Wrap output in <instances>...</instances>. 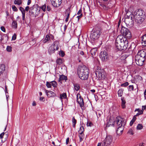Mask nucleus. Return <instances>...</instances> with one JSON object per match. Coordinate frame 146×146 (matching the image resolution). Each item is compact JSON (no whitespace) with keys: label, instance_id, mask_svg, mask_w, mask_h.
I'll list each match as a JSON object with an SVG mask.
<instances>
[{"label":"nucleus","instance_id":"nucleus-5","mask_svg":"<svg viewBox=\"0 0 146 146\" xmlns=\"http://www.w3.org/2000/svg\"><path fill=\"white\" fill-rule=\"evenodd\" d=\"M102 34L101 29L98 28H94L91 33L90 38L93 40H98Z\"/></svg>","mask_w":146,"mask_h":146},{"label":"nucleus","instance_id":"nucleus-6","mask_svg":"<svg viewBox=\"0 0 146 146\" xmlns=\"http://www.w3.org/2000/svg\"><path fill=\"white\" fill-rule=\"evenodd\" d=\"M120 30L122 35L125 36L126 38H130L131 37V33L128 29L121 26V29Z\"/></svg>","mask_w":146,"mask_h":146},{"label":"nucleus","instance_id":"nucleus-17","mask_svg":"<svg viewBox=\"0 0 146 146\" xmlns=\"http://www.w3.org/2000/svg\"><path fill=\"white\" fill-rule=\"evenodd\" d=\"M141 44L143 46H146V35H143L141 37Z\"/></svg>","mask_w":146,"mask_h":146},{"label":"nucleus","instance_id":"nucleus-44","mask_svg":"<svg viewBox=\"0 0 146 146\" xmlns=\"http://www.w3.org/2000/svg\"><path fill=\"white\" fill-rule=\"evenodd\" d=\"M70 13V8H68L66 10L65 14H67L68 13Z\"/></svg>","mask_w":146,"mask_h":146},{"label":"nucleus","instance_id":"nucleus-21","mask_svg":"<svg viewBox=\"0 0 146 146\" xmlns=\"http://www.w3.org/2000/svg\"><path fill=\"white\" fill-rule=\"evenodd\" d=\"M46 95L48 97H51L53 96L54 94L52 91L46 90Z\"/></svg>","mask_w":146,"mask_h":146},{"label":"nucleus","instance_id":"nucleus-45","mask_svg":"<svg viewBox=\"0 0 146 146\" xmlns=\"http://www.w3.org/2000/svg\"><path fill=\"white\" fill-rule=\"evenodd\" d=\"M17 37V35L15 33H14L12 36V40H14L16 39Z\"/></svg>","mask_w":146,"mask_h":146},{"label":"nucleus","instance_id":"nucleus-30","mask_svg":"<svg viewBox=\"0 0 146 146\" xmlns=\"http://www.w3.org/2000/svg\"><path fill=\"white\" fill-rule=\"evenodd\" d=\"M79 134V137L80 139V142H81L83 141V139L84 138V135L83 133Z\"/></svg>","mask_w":146,"mask_h":146},{"label":"nucleus","instance_id":"nucleus-36","mask_svg":"<svg viewBox=\"0 0 146 146\" xmlns=\"http://www.w3.org/2000/svg\"><path fill=\"white\" fill-rule=\"evenodd\" d=\"M56 62L58 64L60 65L62 62V60L60 58H58L56 60Z\"/></svg>","mask_w":146,"mask_h":146},{"label":"nucleus","instance_id":"nucleus-31","mask_svg":"<svg viewBox=\"0 0 146 146\" xmlns=\"http://www.w3.org/2000/svg\"><path fill=\"white\" fill-rule=\"evenodd\" d=\"M135 79L136 82H139L142 80V77L140 76H136L135 78Z\"/></svg>","mask_w":146,"mask_h":146},{"label":"nucleus","instance_id":"nucleus-43","mask_svg":"<svg viewBox=\"0 0 146 146\" xmlns=\"http://www.w3.org/2000/svg\"><path fill=\"white\" fill-rule=\"evenodd\" d=\"M59 54L62 57L64 56L65 55V54L64 52L62 50L60 51V52H59Z\"/></svg>","mask_w":146,"mask_h":146},{"label":"nucleus","instance_id":"nucleus-46","mask_svg":"<svg viewBox=\"0 0 146 146\" xmlns=\"http://www.w3.org/2000/svg\"><path fill=\"white\" fill-rule=\"evenodd\" d=\"M134 89V87L133 85H130L129 86V90L133 91Z\"/></svg>","mask_w":146,"mask_h":146},{"label":"nucleus","instance_id":"nucleus-42","mask_svg":"<svg viewBox=\"0 0 146 146\" xmlns=\"http://www.w3.org/2000/svg\"><path fill=\"white\" fill-rule=\"evenodd\" d=\"M7 50L9 52H11L12 51V47L9 46H7L6 48Z\"/></svg>","mask_w":146,"mask_h":146},{"label":"nucleus","instance_id":"nucleus-63","mask_svg":"<svg viewBox=\"0 0 146 146\" xmlns=\"http://www.w3.org/2000/svg\"><path fill=\"white\" fill-rule=\"evenodd\" d=\"M69 138L68 137L66 139V143L67 145L68 144L69 142Z\"/></svg>","mask_w":146,"mask_h":146},{"label":"nucleus","instance_id":"nucleus-59","mask_svg":"<svg viewBox=\"0 0 146 146\" xmlns=\"http://www.w3.org/2000/svg\"><path fill=\"white\" fill-rule=\"evenodd\" d=\"M136 119V115H134L132 119L131 120L135 122Z\"/></svg>","mask_w":146,"mask_h":146},{"label":"nucleus","instance_id":"nucleus-13","mask_svg":"<svg viewBox=\"0 0 146 146\" xmlns=\"http://www.w3.org/2000/svg\"><path fill=\"white\" fill-rule=\"evenodd\" d=\"M100 57L102 61H106L108 58V53L105 50L102 51L100 53Z\"/></svg>","mask_w":146,"mask_h":146},{"label":"nucleus","instance_id":"nucleus-3","mask_svg":"<svg viewBox=\"0 0 146 146\" xmlns=\"http://www.w3.org/2000/svg\"><path fill=\"white\" fill-rule=\"evenodd\" d=\"M40 8L43 11H45L46 9V3L40 7H39L37 4H35L30 7L29 11V14L31 16L36 17L40 13Z\"/></svg>","mask_w":146,"mask_h":146},{"label":"nucleus","instance_id":"nucleus-26","mask_svg":"<svg viewBox=\"0 0 146 146\" xmlns=\"http://www.w3.org/2000/svg\"><path fill=\"white\" fill-rule=\"evenodd\" d=\"M97 51V49L96 48H95L92 49L90 50V53L92 56L95 55Z\"/></svg>","mask_w":146,"mask_h":146},{"label":"nucleus","instance_id":"nucleus-29","mask_svg":"<svg viewBox=\"0 0 146 146\" xmlns=\"http://www.w3.org/2000/svg\"><path fill=\"white\" fill-rule=\"evenodd\" d=\"M74 86V89L76 91H78L80 89L79 85L78 84L74 83L73 84Z\"/></svg>","mask_w":146,"mask_h":146},{"label":"nucleus","instance_id":"nucleus-18","mask_svg":"<svg viewBox=\"0 0 146 146\" xmlns=\"http://www.w3.org/2000/svg\"><path fill=\"white\" fill-rule=\"evenodd\" d=\"M5 65L4 64L0 65V76L3 74L5 69Z\"/></svg>","mask_w":146,"mask_h":146},{"label":"nucleus","instance_id":"nucleus-7","mask_svg":"<svg viewBox=\"0 0 146 146\" xmlns=\"http://www.w3.org/2000/svg\"><path fill=\"white\" fill-rule=\"evenodd\" d=\"M95 72V74L97 77L99 79L104 78L105 77V72L103 69H101L99 67H97Z\"/></svg>","mask_w":146,"mask_h":146},{"label":"nucleus","instance_id":"nucleus-10","mask_svg":"<svg viewBox=\"0 0 146 146\" xmlns=\"http://www.w3.org/2000/svg\"><path fill=\"white\" fill-rule=\"evenodd\" d=\"M113 137L111 135H107L102 143V146H109L111 143Z\"/></svg>","mask_w":146,"mask_h":146},{"label":"nucleus","instance_id":"nucleus-2","mask_svg":"<svg viewBox=\"0 0 146 146\" xmlns=\"http://www.w3.org/2000/svg\"><path fill=\"white\" fill-rule=\"evenodd\" d=\"M146 59V50L142 49L139 51L135 56V62L137 64L142 66Z\"/></svg>","mask_w":146,"mask_h":146},{"label":"nucleus","instance_id":"nucleus-61","mask_svg":"<svg viewBox=\"0 0 146 146\" xmlns=\"http://www.w3.org/2000/svg\"><path fill=\"white\" fill-rule=\"evenodd\" d=\"M51 10V8L49 6H47V10L48 11H50Z\"/></svg>","mask_w":146,"mask_h":146},{"label":"nucleus","instance_id":"nucleus-55","mask_svg":"<svg viewBox=\"0 0 146 146\" xmlns=\"http://www.w3.org/2000/svg\"><path fill=\"white\" fill-rule=\"evenodd\" d=\"M29 9L30 10V8H29V7L27 6L26 7L25 10V11H28Z\"/></svg>","mask_w":146,"mask_h":146},{"label":"nucleus","instance_id":"nucleus-51","mask_svg":"<svg viewBox=\"0 0 146 146\" xmlns=\"http://www.w3.org/2000/svg\"><path fill=\"white\" fill-rule=\"evenodd\" d=\"M1 31H3V32H5V29L4 27L2 26L1 27Z\"/></svg>","mask_w":146,"mask_h":146},{"label":"nucleus","instance_id":"nucleus-11","mask_svg":"<svg viewBox=\"0 0 146 146\" xmlns=\"http://www.w3.org/2000/svg\"><path fill=\"white\" fill-rule=\"evenodd\" d=\"M133 17L135 22L140 24L144 21L145 16L140 15L136 14L135 15H133Z\"/></svg>","mask_w":146,"mask_h":146},{"label":"nucleus","instance_id":"nucleus-47","mask_svg":"<svg viewBox=\"0 0 146 146\" xmlns=\"http://www.w3.org/2000/svg\"><path fill=\"white\" fill-rule=\"evenodd\" d=\"M128 83H124L121 85V86L122 87H126L128 85Z\"/></svg>","mask_w":146,"mask_h":146},{"label":"nucleus","instance_id":"nucleus-32","mask_svg":"<svg viewBox=\"0 0 146 146\" xmlns=\"http://www.w3.org/2000/svg\"><path fill=\"white\" fill-rule=\"evenodd\" d=\"M123 89H120L118 91V96L119 97H121L122 96L123 94Z\"/></svg>","mask_w":146,"mask_h":146},{"label":"nucleus","instance_id":"nucleus-53","mask_svg":"<svg viewBox=\"0 0 146 146\" xmlns=\"http://www.w3.org/2000/svg\"><path fill=\"white\" fill-rule=\"evenodd\" d=\"M82 15H83L82 14H81V15H78L77 17V18H78V21H79V20L80 18H81L82 17Z\"/></svg>","mask_w":146,"mask_h":146},{"label":"nucleus","instance_id":"nucleus-4","mask_svg":"<svg viewBox=\"0 0 146 146\" xmlns=\"http://www.w3.org/2000/svg\"><path fill=\"white\" fill-rule=\"evenodd\" d=\"M88 69L85 66H80L78 70V73L80 78L83 80H86L89 74Z\"/></svg>","mask_w":146,"mask_h":146},{"label":"nucleus","instance_id":"nucleus-28","mask_svg":"<svg viewBox=\"0 0 146 146\" xmlns=\"http://www.w3.org/2000/svg\"><path fill=\"white\" fill-rule=\"evenodd\" d=\"M17 24L16 21H13L12 23V26L14 29H16L17 28Z\"/></svg>","mask_w":146,"mask_h":146},{"label":"nucleus","instance_id":"nucleus-27","mask_svg":"<svg viewBox=\"0 0 146 146\" xmlns=\"http://www.w3.org/2000/svg\"><path fill=\"white\" fill-rule=\"evenodd\" d=\"M60 98L61 99H65L67 98L66 94V93H64L60 95Z\"/></svg>","mask_w":146,"mask_h":146},{"label":"nucleus","instance_id":"nucleus-23","mask_svg":"<svg viewBox=\"0 0 146 146\" xmlns=\"http://www.w3.org/2000/svg\"><path fill=\"white\" fill-rule=\"evenodd\" d=\"M121 100L122 107L123 108H124L125 107V104L126 103V102L123 97H121Z\"/></svg>","mask_w":146,"mask_h":146},{"label":"nucleus","instance_id":"nucleus-58","mask_svg":"<svg viewBox=\"0 0 146 146\" xmlns=\"http://www.w3.org/2000/svg\"><path fill=\"white\" fill-rule=\"evenodd\" d=\"M40 101H44V97H40Z\"/></svg>","mask_w":146,"mask_h":146},{"label":"nucleus","instance_id":"nucleus-52","mask_svg":"<svg viewBox=\"0 0 146 146\" xmlns=\"http://www.w3.org/2000/svg\"><path fill=\"white\" fill-rule=\"evenodd\" d=\"M52 86L54 87H56L57 86V83H51Z\"/></svg>","mask_w":146,"mask_h":146},{"label":"nucleus","instance_id":"nucleus-54","mask_svg":"<svg viewBox=\"0 0 146 146\" xmlns=\"http://www.w3.org/2000/svg\"><path fill=\"white\" fill-rule=\"evenodd\" d=\"M46 86L48 88H50L51 86V84H50V83H46Z\"/></svg>","mask_w":146,"mask_h":146},{"label":"nucleus","instance_id":"nucleus-41","mask_svg":"<svg viewBox=\"0 0 146 146\" xmlns=\"http://www.w3.org/2000/svg\"><path fill=\"white\" fill-rule=\"evenodd\" d=\"M4 132H3L0 134V138L1 139V142H3L5 141V140H4V141H3L2 140V139L3 138V136L4 135Z\"/></svg>","mask_w":146,"mask_h":146},{"label":"nucleus","instance_id":"nucleus-56","mask_svg":"<svg viewBox=\"0 0 146 146\" xmlns=\"http://www.w3.org/2000/svg\"><path fill=\"white\" fill-rule=\"evenodd\" d=\"M25 13H23L22 14V20H24L25 19Z\"/></svg>","mask_w":146,"mask_h":146},{"label":"nucleus","instance_id":"nucleus-48","mask_svg":"<svg viewBox=\"0 0 146 146\" xmlns=\"http://www.w3.org/2000/svg\"><path fill=\"white\" fill-rule=\"evenodd\" d=\"M93 125L92 123L91 122H88L87 123V125L88 126H92Z\"/></svg>","mask_w":146,"mask_h":146},{"label":"nucleus","instance_id":"nucleus-1","mask_svg":"<svg viewBox=\"0 0 146 146\" xmlns=\"http://www.w3.org/2000/svg\"><path fill=\"white\" fill-rule=\"evenodd\" d=\"M128 44V41L126 38L122 35H118L115 40L116 47L119 50L126 49Z\"/></svg>","mask_w":146,"mask_h":146},{"label":"nucleus","instance_id":"nucleus-24","mask_svg":"<svg viewBox=\"0 0 146 146\" xmlns=\"http://www.w3.org/2000/svg\"><path fill=\"white\" fill-rule=\"evenodd\" d=\"M136 14L141 16L145 15L144 11L141 9H139Z\"/></svg>","mask_w":146,"mask_h":146},{"label":"nucleus","instance_id":"nucleus-38","mask_svg":"<svg viewBox=\"0 0 146 146\" xmlns=\"http://www.w3.org/2000/svg\"><path fill=\"white\" fill-rule=\"evenodd\" d=\"M19 10L21 11L22 13H25V10L22 7H20L19 8Z\"/></svg>","mask_w":146,"mask_h":146},{"label":"nucleus","instance_id":"nucleus-20","mask_svg":"<svg viewBox=\"0 0 146 146\" xmlns=\"http://www.w3.org/2000/svg\"><path fill=\"white\" fill-rule=\"evenodd\" d=\"M53 37L51 35H46V43L47 41H48L49 42L51 41V40H53Z\"/></svg>","mask_w":146,"mask_h":146},{"label":"nucleus","instance_id":"nucleus-37","mask_svg":"<svg viewBox=\"0 0 146 146\" xmlns=\"http://www.w3.org/2000/svg\"><path fill=\"white\" fill-rule=\"evenodd\" d=\"M98 84H95L94 85L97 87H99L102 88H104V86L103 85L102 86V85H103L102 84H101V83H98Z\"/></svg>","mask_w":146,"mask_h":146},{"label":"nucleus","instance_id":"nucleus-60","mask_svg":"<svg viewBox=\"0 0 146 146\" xmlns=\"http://www.w3.org/2000/svg\"><path fill=\"white\" fill-rule=\"evenodd\" d=\"M143 113V110H139V111L138 112V113H139V114L141 115Z\"/></svg>","mask_w":146,"mask_h":146},{"label":"nucleus","instance_id":"nucleus-15","mask_svg":"<svg viewBox=\"0 0 146 146\" xmlns=\"http://www.w3.org/2000/svg\"><path fill=\"white\" fill-rule=\"evenodd\" d=\"M77 102L79 104L80 106L82 108V107H83L84 105L83 99L79 94H77Z\"/></svg>","mask_w":146,"mask_h":146},{"label":"nucleus","instance_id":"nucleus-25","mask_svg":"<svg viewBox=\"0 0 146 146\" xmlns=\"http://www.w3.org/2000/svg\"><path fill=\"white\" fill-rule=\"evenodd\" d=\"M22 3V0H15L14 1V3L15 5H21Z\"/></svg>","mask_w":146,"mask_h":146},{"label":"nucleus","instance_id":"nucleus-57","mask_svg":"<svg viewBox=\"0 0 146 146\" xmlns=\"http://www.w3.org/2000/svg\"><path fill=\"white\" fill-rule=\"evenodd\" d=\"M120 22L119 21L118 23V25H117V30H118L119 29V30H120V28H119V26H120Z\"/></svg>","mask_w":146,"mask_h":146},{"label":"nucleus","instance_id":"nucleus-62","mask_svg":"<svg viewBox=\"0 0 146 146\" xmlns=\"http://www.w3.org/2000/svg\"><path fill=\"white\" fill-rule=\"evenodd\" d=\"M5 93L6 94L7 93H8V92L7 91V86L6 85H5Z\"/></svg>","mask_w":146,"mask_h":146},{"label":"nucleus","instance_id":"nucleus-33","mask_svg":"<svg viewBox=\"0 0 146 146\" xmlns=\"http://www.w3.org/2000/svg\"><path fill=\"white\" fill-rule=\"evenodd\" d=\"M76 120L75 119L74 117H73L72 118V126L74 127H75V126L76 124Z\"/></svg>","mask_w":146,"mask_h":146},{"label":"nucleus","instance_id":"nucleus-39","mask_svg":"<svg viewBox=\"0 0 146 146\" xmlns=\"http://www.w3.org/2000/svg\"><path fill=\"white\" fill-rule=\"evenodd\" d=\"M127 133L129 135H133L134 133L133 129H130L127 132Z\"/></svg>","mask_w":146,"mask_h":146},{"label":"nucleus","instance_id":"nucleus-50","mask_svg":"<svg viewBox=\"0 0 146 146\" xmlns=\"http://www.w3.org/2000/svg\"><path fill=\"white\" fill-rule=\"evenodd\" d=\"M82 13V10L81 8L77 12V14L78 15H80Z\"/></svg>","mask_w":146,"mask_h":146},{"label":"nucleus","instance_id":"nucleus-16","mask_svg":"<svg viewBox=\"0 0 146 146\" xmlns=\"http://www.w3.org/2000/svg\"><path fill=\"white\" fill-rule=\"evenodd\" d=\"M67 80V78L66 76L64 75H60L58 79L59 82H66Z\"/></svg>","mask_w":146,"mask_h":146},{"label":"nucleus","instance_id":"nucleus-22","mask_svg":"<svg viewBox=\"0 0 146 146\" xmlns=\"http://www.w3.org/2000/svg\"><path fill=\"white\" fill-rule=\"evenodd\" d=\"M114 122L115 121L113 119H110L108 122V124L107 125V126L110 127V125L113 126L114 124Z\"/></svg>","mask_w":146,"mask_h":146},{"label":"nucleus","instance_id":"nucleus-40","mask_svg":"<svg viewBox=\"0 0 146 146\" xmlns=\"http://www.w3.org/2000/svg\"><path fill=\"white\" fill-rule=\"evenodd\" d=\"M12 7L13 11L15 12H17L18 11V9L15 5H13Z\"/></svg>","mask_w":146,"mask_h":146},{"label":"nucleus","instance_id":"nucleus-64","mask_svg":"<svg viewBox=\"0 0 146 146\" xmlns=\"http://www.w3.org/2000/svg\"><path fill=\"white\" fill-rule=\"evenodd\" d=\"M142 110H145L146 109V106H142Z\"/></svg>","mask_w":146,"mask_h":146},{"label":"nucleus","instance_id":"nucleus-12","mask_svg":"<svg viewBox=\"0 0 146 146\" xmlns=\"http://www.w3.org/2000/svg\"><path fill=\"white\" fill-rule=\"evenodd\" d=\"M123 119L120 117H117L115 119V122L117 124V127L124 126L125 125L123 122Z\"/></svg>","mask_w":146,"mask_h":146},{"label":"nucleus","instance_id":"nucleus-35","mask_svg":"<svg viewBox=\"0 0 146 146\" xmlns=\"http://www.w3.org/2000/svg\"><path fill=\"white\" fill-rule=\"evenodd\" d=\"M84 131V130L83 127V126H81L78 131V133H83Z\"/></svg>","mask_w":146,"mask_h":146},{"label":"nucleus","instance_id":"nucleus-19","mask_svg":"<svg viewBox=\"0 0 146 146\" xmlns=\"http://www.w3.org/2000/svg\"><path fill=\"white\" fill-rule=\"evenodd\" d=\"M123 127L124 126L120 127H118L116 131L117 133L119 135H121L122 132Z\"/></svg>","mask_w":146,"mask_h":146},{"label":"nucleus","instance_id":"nucleus-34","mask_svg":"<svg viewBox=\"0 0 146 146\" xmlns=\"http://www.w3.org/2000/svg\"><path fill=\"white\" fill-rule=\"evenodd\" d=\"M143 128V126L142 124H138L136 127V129L137 130H141Z\"/></svg>","mask_w":146,"mask_h":146},{"label":"nucleus","instance_id":"nucleus-9","mask_svg":"<svg viewBox=\"0 0 146 146\" xmlns=\"http://www.w3.org/2000/svg\"><path fill=\"white\" fill-rule=\"evenodd\" d=\"M58 44V42L55 41L49 47L48 52L50 54L54 53L55 50H57L59 48Z\"/></svg>","mask_w":146,"mask_h":146},{"label":"nucleus","instance_id":"nucleus-14","mask_svg":"<svg viewBox=\"0 0 146 146\" xmlns=\"http://www.w3.org/2000/svg\"><path fill=\"white\" fill-rule=\"evenodd\" d=\"M62 0H50L52 5L54 7H58L61 4Z\"/></svg>","mask_w":146,"mask_h":146},{"label":"nucleus","instance_id":"nucleus-49","mask_svg":"<svg viewBox=\"0 0 146 146\" xmlns=\"http://www.w3.org/2000/svg\"><path fill=\"white\" fill-rule=\"evenodd\" d=\"M101 6L103 7V9L105 10H107L108 7L104 4H102Z\"/></svg>","mask_w":146,"mask_h":146},{"label":"nucleus","instance_id":"nucleus-8","mask_svg":"<svg viewBox=\"0 0 146 146\" xmlns=\"http://www.w3.org/2000/svg\"><path fill=\"white\" fill-rule=\"evenodd\" d=\"M134 18L133 17V15H130L125 18V22L127 25L129 27L133 26V25Z\"/></svg>","mask_w":146,"mask_h":146}]
</instances>
